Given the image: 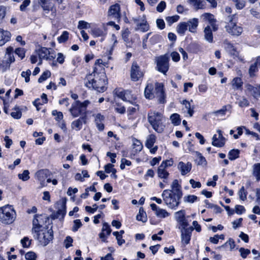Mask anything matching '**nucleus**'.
Here are the masks:
<instances>
[{
	"mask_svg": "<svg viewBox=\"0 0 260 260\" xmlns=\"http://www.w3.org/2000/svg\"><path fill=\"white\" fill-rule=\"evenodd\" d=\"M169 57L165 54L156 58V68L158 71L166 74L169 68Z\"/></svg>",
	"mask_w": 260,
	"mask_h": 260,
	"instance_id": "obj_8",
	"label": "nucleus"
},
{
	"mask_svg": "<svg viewBox=\"0 0 260 260\" xmlns=\"http://www.w3.org/2000/svg\"><path fill=\"white\" fill-rule=\"evenodd\" d=\"M217 133L218 134H215L212 138V144L217 147H222L225 144V139L221 130L218 129Z\"/></svg>",
	"mask_w": 260,
	"mask_h": 260,
	"instance_id": "obj_12",
	"label": "nucleus"
},
{
	"mask_svg": "<svg viewBox=\"0 0 260 260\" xmlns=\"http://www.w3.org/2000/svg\"><path fill=\"white\" fill-rule=\"evenodd\" d=\"M239 151L238 149H233L231 150L228 154L229 158L230 160H235L239 157Z\"/></svg>",
	"mask_w": 260,
	"mask_h": 260,
	"instance_id": "obj_43",
	"label": "nucleus"
},
{
	"mask_svg": "<svg viewBox=\"0 0 260 260\" xmlns=\"http://www.w3.org/2000/svg\"><path fill=\"white\" fill-rule=\"evenodd\" d=\"M136 218L138 220L141 221L143 222H145L147 221L146 213L142 208H140L139 214L137 215Z\"/></svg>",
	"mask_w": 260,
	"mask_h": 260,
	"instance_id": "obj_38",
	"label": "nucleus"
},
{
	"mask_svg": "<svg viewBox=\"0 0 260 260\" xmlns=\"http://www.w3.org/2000/svg\"><path fill=\"white\" fill-rule=\"evenodd\" d=\"M239 252L240 253V255L243 258H245L250 253V250L245 249L243 247H241L239 249Z\"/></svg>",
	"mask_w": 260,
	"mask_h": 260,
	"instance_id": "obj_57",
	"label": "nucleus"
},
{
	"mask_svg": "<svg viewBox=\"0 0 260 260\" xmlns=\"http://www.w3.org/2000/svg\"><path fill=\"white\" fill-rule=\"evenodd\" d=\"M69 38V32L67 31H64L62 35L58 38L59 43L65 42Z\"/></svg>",
	"mask_w": 260,
	"mask_h": 260,
	"instance_id": "obj_54",
	"label": "nucleus"
},
{
	"mask_svg": "<svg viewBox=\"0 0 260 260\" xmlns=\"http://www.w3.org/2000/svg\"><path fill=\"white\" fill-rule=\"evenodd\" d=\"M38 232H32L34 237L44 246H46L52 240L53 233L51 229L43 228L39 230Z\"/></svg>",
	"mask_w": 260,
	"mask_h": 260,
	"instance_id": "obj_6",
	"label": "nucleus"
},
{
	"mask_svg": "<svg viewBox=\"0 0 260 260\" xmlns=\"http://www.w3.org/2000/svg\"><path fill=\"white\" fill-rule=\"evenodd\" d=\"M11 34L8 31L0 28V46L4 45L10 39Z\"/></svg>",
	"mask_w": 260,
	"mask_h": 260,
	"instance_id": "obj_25",
	"label": "nucleus"
},
{
	"mask_svg": "<svg viewBox=\"0 0 260 260\" xmlns=\"http://www.w3.org/2000/svg\"><path fill=\"white\" fill-rule=\"evenodd\" d=\"M182 104L183 105H184L185 109L187 110V113L189 114V116L191 117L193 115L194 111L193 108H191L190 103L188 101L185 100L182 102Z\"/></svg>",
	"mask_w": 260,
	"mask_h": 260,
	"instance_id": "obj_42",
	"label": "nucleus"
},
{
	"mask_svg": "<svg viewBox=\"0 0 260 260\" xmlns=\"http://www.w3.org/2000/svg\"><path fill=\"white\" fill-rule=\"evenodd\" d=\"M161 197L166 205L172 209H176L180 204V200L177 194L172 193V190L165 189L163 191Z\"/></svg>",
	"mask_w": 260,
	"mask_h": 260,
	"instance_id": "obj_4",
	"label": "nucleus"
},
{
	"mask_svg": "<svg viewBox=\"0 0 260 260\" xmlns=\"http://www.w3.org/2000/svg\"><path fill=\"white\" fill-rule=\"evenodd\" d=\"M114 165L111 164H108L105 166V171L107 173H110L112 172L115 174L116 173V170L113 168Z\"/></svg>",
	"mask_w": 260,
	"mask_h": 260,
	"instance_id": "obj_58",
	"label": "nucleus"
},
{
	"mask_svg": "<svg viewBox=\"0 0 260 260\" xmlns=\"http://www.w3.org/2000/svg\"><path fill=\"white\" fill-rule=\"evenodd\" d=\"M171 188L172 189L170 190H172V193L177 194L179 198L182 197V193L181 190V186L179 184L178 180L175 179L172 182Z\"/></svg>",
	"mask_w": 260,
	"mask_h": 260,
	"instance_id": "obj_24",
	"label": "nucleus"
},
{
	"mask_svg": "<svg viewBox=\"0 0 260 260\" xmlns=\"http://www.w3.org/2000/svg\"><path fill=\"white\" fill-rule=\"evenodd\" d=\"M47 171L42 170L37 172L36 174V177L39 181L41 187L45 186L47 185V184L45 182V179L47 178Z\"/></svg>",
	"mask_w": 260,
	"mask_h": 260,
	"instance_id": "obj_22",
	"label": "nucleus"
},
{
	"mask_svg": "<svg viewBox=\"0 0 260 260\" xmlns=\"http://www.w3.org/2000/svg\"><path fill=\"white\" fill-rule=\"evenodd\" d=\"M44 219H46L42 215H36L32 221V228L31 230L32 232H38L39 230H42L43 225L44 223Z\"/></svg>",
	"mask_w": 260,
	"mask_h": 260,
	"instance_id": "obj_11",
	"label": "nucleus"
},
{
	"mask_svg": "<svg viewBox=\"0 0 260 260\" xmlns=\"http://www.w3.org/2000/svg\"><path fill=\"white\" fill-rule=\"evenodd\" d=\"M258 68H260V56L257 57L254 62L250 66L248 70L250 77H253L255 76V73L258 71Z\"/></svg>",
	"mask_w": 260,
	"mask_h": 260,
	"instance_id": "obj_21",
	"label": "nucleus"
},
{
	"mask_svg": "<svg viewBox=\"0 0 260 260\" xmlns=\"http://www.w3.org/2000/svg\"><path fill=\"white\" fill-rule=\"evenodd\" d=\"M85 84L89 88H93L99 92H103L106 89L107 79L105 72L99 74L91 73L86 76Z\"/></svg>",
	"mask_w": 260,
	"mask_h": 260,
	"instance_id": "obj_1",
	"label": "nucleus"
},
{
	"mask_svg": "<svg viewBox=\"0 0 260 260\" xmlns=\"http://www.w3.org/2000/svg\"><path fill=\"white\" fill-rule=\"evenodd\" d=\"M21 243L23 247H28L31 244V240L28 237H25L21 239Z\"/></svg>",
	"mask_w": 260,
	"mask_h": 260,
	"instance_id": "obj_61",
	"label": "nucleus"
},
{
	"mask_svg": "<svg viewBox=\"0 0 260 260\" xmlns=\"http://www.w3.org/2000/svg\"><path fill=\"white\" fill-rule=\"evenodd\" d=\"M228 246H230V250H232L235 247V243L233 239H229L228 241H227L224 244L218 247V248H224Z\"/></svg>",
	"mask_w": 260,
	"mask_h": 260,
	"instance_id": "obj_44",
	"label": "nucleus"
},
{
	"mask_svg": "<svg viewBox=\"0 0 260 260\" xmlns=\"http://www.w3.org/2000/svg\"><path fill=\"white\" fill-rule=\"evenodd\" d=\"M155 90L156 96L158 98L159 102L160 103H164L165 102V96L163 84L162 83H156L155 84Z\"/></svg>",
	"mask_w": 260,
	"mask_h": 260,
	"instance_id": "obj_18",
	"label": "nucleus"
},
{
	"mask_svg": "<svg viewBox=\"0 0 260 260\" xmlns=\"http://www.w3.org/2000/svg\"><path fill=\"white\" fill-rule=\"evenodd\" d=\"M115 110L118 113L124 114L125 112V108L124 106L119 104H116Z\"/></svg>",
	"mask_w": 260,
	"mask_h": 260,
	"instance_id": "obj_63",
	"label": "nucleus"
},
{
	"mask_svg": "<svg viewBox=\"0 0 260 260\" xmlns=\"http://www.w3.org/2000/svg\"><path fill=\"white\" fill-rule=\"evenodd\" d=\"M192 165L189 162L184 163L183 161H180L177 166V168L182 175H185L188 173L190 171Z\"/></svg>",
	"mask_w": 260,
	"mask_h": 260,
	"instance_id": "obj_19",
	"label": "nucleus"
},
{
	"mask_svg": "<svg viewBox=\"0 0 260 260\" xmlns=\"http://www.w3.org/2000/svg\"><path fill=\"white\" fill-rule=\"evenodd\" d=\"M157 176L159 178L163 179H168L169 173L167 171L166 168L162 167L160 165L157 170Z\"/></svg>",
	"mask_w": 260,
	"mask_h": 260,
	"instance_id": "obj_29",
	"label": "nucleus"
},
{
	"mask_svg": "<svg viewBox=\"0 0 260 260\" xmlns=\"http://www.w3.org/2000/svg\"><path fill=\"white\" fill-rule=\"evenodd\" d=\"M82 223L80 219H76L74 221V225L72 228V231L76 232L81 226Z\"/></svg>",
	"mask_w": 260,
	"mask_h": 260,
	"instance_id": "obj_64",
	"label": "nucleus"
},
{
	"mask_svg": "<svg viewBox=\"0 0 260 260\" xmlns=\"http://www.w3.org/2000/svg\"><path fill=\"white\" fill-rule=\"evenodd\" d=\"M238 9H242L245 6V2L241 0H232Z\"/></svg>",
	"mask_w": 260,
	"mask_h": 260,
	"instance_id": "obj_55",
	"label": "nucleus"
},
{
	"mask_svg": "<svg viewBox=\"0 0 260 260\" xmlns=\"http://www.w3.org/2000/svg\"><path fill=\"white\" fill-rule=\"evenodd\" d=\"M179 18V16L175 15L172 16L167 17L166 18V20L168 25H171L173 23L178 21Z\"/></svg>",
	"mask_w": 260,
	"mask_h": 260,
	"instance_id": "obj_46",
	"label": "nucleus"
},
{
	"mask_svg": "<svg viewBox=\"0 0 260 260\" xmlns=\"http://www.w3.org/2000/svg\"><path fill=\"white\" fill-rule=\"evenodd\" d=\"M156 141V137L153 134H151L148 136L147 139L146 140V142L145 143V146L148 148H151L153 147L154 144L155 143Z\"/></svg>",
	"mask_w": 260,
	"mask_h": 260,
	"instance_id": "obj_33",
	"label": "nucleus"
},
{
	"mask_svg": "<svg viewBox=\"0 0 260 260\" xmlns=\"http://www.w3.org/2000/svg\"><path fill=\"white\" fill-rule=\"evenodd\" d=\"M29 172L28 170H24L22 174H18V177L23 181L28 180L29 179Z\"/></svg>",
	"mask_w": 260,
	"mask_h": 260,
	"instance_id": "obj_49",
	"label": "nucleus"
},
{
	"mask_svg": "<svg viewBox=\"0 0 260 260\" xmlns=\"http://www.w3.org/2000/svg\"><path fill=\"white\" fill-rule=\"evenodd\" d=\"M16 213L12 205H6L0 207V221L6 224L12 223L16 219Z\"/></svg>",
	"mask_w": 260,
	"mask_h": 260,
	"instance_id": "obj_3",
	"label": "nucleus"
},
{
	"mask_svg": "<svg viewBox=\"0 0 260 260\" xmlns=\"http://www.w3.org/2000/svg\"><path fill=\"white\" fill-rule=\"evenodd\" d=\"M31 74V71L29 69L27 70L26 71L22 72L21 73V76L25 78V82L27 83L29 81V76Z\"/></svg>",
	"mask_w": 260,
	"mask_h": 260,
	"instance_id": "obj_62",
	"label": "nucleus"
},
{
	"mask_svg": "<svg viewBox=\"0 0 260 260\" xmlns=\"http://www.w3.org/2000/svg\"><path fill=\"white\" fill-rule=\"evenodd\" d=\"M120 8L119 4H116L113 5L111 6L109 9V16L119 21L120 19Z\"/></svg>",
	"mask_w": 260,
	"mask_h": 260,
	"instance_id": "obj_14",
	"label": "nucleus"
},
{
	"mask_svg": "<svg viewBox=\"0 0 260 260\" xmlns=\"http://www.w3.org/2000/svg\"><path fill=\"white\" fill-rule=\"evenodd\" d=\"M188 2L193 6L196 11L206 8V3L203 0H188Z\"/></svg>",
	"mask_w": 260,
	"mask_h": 260,
	"instance_id": "obj_23",
	"label": "nucleus"
},
{
	"mask_svg": "<svg viewBox=\"0 0 260 260\" xmlns=\"http://www.w3.org/2000/svg\"><path fill=\"white\" fill-rule=\"evenodd\" d=\"M143 148V145L140 141L137 139L133 140V149L135 153L140 152Z\"/></svg>",
	"mask_w": 260,
	"mask_h": 260,
	"instance_id": "obj_37",
	"label": "nucleus"
},
{
	"mask_svg": "<svg viewBox=\"0 0 260 260\" xmlns=\"http://www.w3.org/2000/svg\"><path fill=\"white\" fill-rule=\"evenodd\" d=\"M229 21L225 26L226 31L232 36H239L243 32V28L237 25V20L235 15L229 16Z\"/></svg>",
	"mask_w": 260,
	"mask_h": 260,
	"instance_id": "obj_7",
	"label": "nucleus"
},
{
	"mask_svg": "<svg viewBox=\"0 0 260 260\" xmlns=\"http://www.w3.org/2000/svg\"><path fill=\"white\" fill-rule=\"evenodd\" d=\"M111 230L109 225L105 222L103 223L101 233L99 234V237L103 242H106L107 237L110 235Z\"/></svg>",
	"mask_w": 260,
	"mask_h": 260,
	"instance_id": "obj_20",
	"label": "nucleus"
},
{
	"mask_svg": "<svg viewBox=\"0 0 260 260\" xmlns=\"http://www.w3.org/2000/svg\"><path fill=\"white\" fill-rule=\"evenodd\" d=\"M198 19L197 18H192L189 19L187 22L188 30L190 32L194 33L196 32V29L198 26Z\"/></svg>",
	"mask_w": 260,
	"mask_h": 260,
	"instance_id": "obj_28",
	"label": "nucleus"
},
{
	"mask_svg": "<svg viewBox=\"0 0 260 260\" xmlns=\"http://www.w3.org/2000/svg\"><path fill=\"white\" fill-rule=\"evenodd\" d=\"M153 89V86L152 84H147L144 91V94L146 98L151 99L153 98V94L152 93Z\"/></svg>",
	"mask_w": 260,
	"mask_h": 260,
	"instance_id": "obj_30",
	"label": "nucleus"
},
{
	"mask_svg": "<svg viewBox=\"0 0 260 260\" xmlns=\"http://www.w3.org/2000/svg\"><path fill=\"white\" fill-rule=\"evenodd\" d=\"M90 103V102L88 100H86L83 102L76 101L72 104L69 111L74 117H77L80 115L82 116L87 115V107Z\"/></svg>",
	"mask_w": 260,
	"mask_h": 260,
	"instance_id": "obj_5",
	"label": "nucleus"
},
{
	"mask_svg": "<svg viewBox=\"0 0 260 260\" xmlns=\"http://www.w3.org/2000/svg\"><path fill=\"white\" fill-rule=\"evenodd\" d=\"M144 74L140 71V67L136 62H134L131 70V78L133 81L136 82L140 80Z\"/></svg>",
	"mask_w": 260,
	"mask_h": 260,
	"instance_id": "obj_10",
	"label": "nucleus"
},
{
	"mask_svg": "<svg viewBox=\"0 0 260 260\" xmlns=\"http://www.w3.org/2000/svg\"><path fill=\"white\" fill-rule=\"evenodd\" d=\"M201 18H203V21H208L210 23L212 30L214 31L218 29V26L215 24L216 20L214 19V15L211 13H205L201 15Z\"/></svg>",
	"mask_w": 260,
	"mask_h": 260,
	"instance_id": "obj_15",
	"label": "nucleus"
},
{
	"mask_svg": "<svg viewBox=\"0 0 260 260\" xmlns=\"http://www.w3.org/2000/svg\"><path fill=\"white\" fill-rule=\"evenodd\" d=\"M117 96L124 101L128 102L132 104L137 107L138 109V105H136L135 102L136 98L132 94V92L129 90L121 91L117 92Z\"/></svg>",
	"mask_w": 260,
	"mask_h": 260,
	"instance_id": "obj_9",
	"label": "nucleus"
},
{
	"mask_svg": "<svg viewBox=\"0 0 260 260\" xmlns=\"http://www.w3.org/2000/svg\"><path fill=\"white\" fill-rule=\"evenodd\" d=\"M51 75V73L49 71H46L43 72L42 75L38 79V82L39 83H42V82L45 81L48 78H49Z\"/></svg>",
	"mask_w": 260,
	"mask_h": 260,
	"instance_id": "obj_51",
	"label": "nucleus"
},
{
	"mask_svg": "<svg viewBox=\"0 0 260 260\" xmlns=\"http://www.w3.org/2000/svg\"><path fill=\"white\" fill-rule=\"evenodd\" d=\"M228 111V106H224L220 110L213 112L212 114L217 117H223Z\"/></svg>",
	"mask_w": 260,
	"mask_h": 260,
	"instance_id": "obj_40",
	"label": "nucleus"
},
{
	"mask_svg": "<svg viewBox=\"0 0 260 260\" xmlns=\"http://www.w3.org/2000/svg\"><path fill=\"white\" fill-rule=\"evenodd\" d=\"M66 214V205L62 204L60 209H58L54 215V218L62 219Z\"/></svg>",
	"mask_w": 260,
	"mask_h": 260,
	"instance_id": "obj_36",
	"label": "nucleus"
},
{
	"mask_svg": "<svg viewBox=\"0 0 260 260\" xmlns=\"http://www.w3.org/2000/svg\"><path fill=\"white\" fill-rule=\"evenodd\" d=\"M238 105L240 107H247L249 105V101L245 98L242 97L238 101Z\"/></svg>",
	"mask_w": 260,
	"mask_h": 260,
	"instance_id": "obj_53",
	"label": "nucleus"
},
{
	"mask_svg": "<svg viewBox=\"0 0 260 260\" xmlns=\"http://www.w3.org/2000/svg\"><path fill=\"white\" fill-rule=\"evenodd\" d=\"M155 214L158 218H166L170 215V213L167 210L160 208L157 210Z\"/></svg>",
	"mask_w": 260,
	"mask_h": 260,
	"instance_id": "obj_41",
	"label": "nucleus"
},
{
	"mask_svg": "<svg viewBox=\"0 0 260 260\" xmlns=\"http://www.w3.org/2000/svg\"><path fill=\"white\" fill-rule=\"evenodd\" d=\"M170 119L172 121V122L175 125H178L180 124L181 122L180 115L177 113L173 114L171 116Z\"/></svg>",
	"mask_w": 260,
	"mask_h": 260,
	"instance_id": "obj_45",
	"label": "nucleus"
},
{
	"mask_svg": "<svg viewBox=\"0 0 260 260\" xmlns=\"http://www.w3.org/2000/svg\"><path fill=\"white\" fill-rule=\"evenodd\" d=\"M243 84V82L240 78L236 77L233 79L232 85L234 89H239Z\"/></svg>",
	"mask_w": 260,
	"mask_h": 260,
	"instance_id": "obj_39",
	"label": "nucleus"
},
{
	"mask_svg": "<svg viewBox=\"0 0 260 260\" xmlns=\"http://www.w3.org/2000/svg\"><path fill=\"white\" fill-rule=\"evenodd\" d=\"M194 228L191 227L188 229H184L181 230V241L185 245L188 244L190 240L191 232Z\"/></svg>",
	"mask_w": 260,
	"mask_h": 260,
	"instance_id": "obj_16",
	"label": "nucleus"
},
{
	"mask_svg": "<svg viewBox=\"0 0 260 260\" xmlns=\"http://www.w3.org/2000/svg\"><path fill=\"white\" fill-rule=\"evenodd\" d=\"M25 258L26 260H36L37 255L35 252L30 251L25 254Z\"/></svg>",
	"mask_w": 260,
	"mask_h": 260,
	"instance_id": "obj_59",
	"label": "nucleus"
},
{
	"mask_svg": "<svg viewBox=\"0 0 260 260\" xmlns=\"http://www.w3.org/2000/svg\"><path fill=\"white\" fill-rule=\"evenodd\" d=\"M252 175L256 178L257 182L260 180V163L253 165Z\"/></svg>",
	"mask_w": 260,
	"mask_h": 260,
	"instance_id": "obj_31",
	"label": "nucleus"
},
{
	"mask_svg": "<svg viewBox=\"0 0 260 260\" xmlns=\"http://www.w3.org/2000/svg\"><path fill=\"white\" fill-rule=\"evenodd\" d=\"M211 26L210 25L207 26L204 30V37L205 40L208 42L209 43H212L213 37L212 32V29Z\"/></svg>",
	"mask_w": 260,
	"mask_h": 260,
	"instance_id": "obj_27",
	"label": "nucleus"
},
{
	"mask_svg": "<svg viewBox=\"0 0 260 260\" xmlns=\"http://www.w3.org/2000/svg\"><path fill=\"white\" fill-rule=\"evenodd\" d=\"M87 123V115L80 117L79 118L73 121L71 123V127L77 131L80 130L82 127L83 123Z\"/></svg>",
	"mask_w": 260,
	"mask_h": 260,
	"instance_id": "obj_17",
	"label": "nucleus"
},
{
	"mask_svg": "<svg viewBox=\"0 0 260 260\" xmlns=\"http://www.w3.org/2000/svg\"><path fill=\"white\" fill-rule=\"evenodd\" d=\"M14 110L15 111L12 112L11 113L12 117L15 119H17L20 118L22 115L21 112L19 110L18 108H15Z\"/></svg>",
	"mask_w": 260,
	"mask_h": 260,
	"instance_id": "obj_60",
	"label": "nucleus"
},
{
	"mask_svg": "<svg viewBox=\"0 0 260 260\" xmlns=\"http://www.w3.org/2000/svg\"><path fill=\"white\" fill-rule=\"evenodd\" d=\"M198 200V197L194 195H188L184 197V202L193 203Z\"/></svg>",
	"mask_w": 260,
	"mask_h": 260,
	"instance_id": "obj_48",
	"label": "nucleus"
},
{
	"mask_svg": "<svg viewBox=\"0 0 260 260\" xmlns=\"http://www.w3.org/2000/svg\"><path fill=\"white\" fill-rule=\"evenodd\" d=\"M173 164H174V161H173V159L171 158L170 159H167V160L162 161L160 166H161V168L164 167L167 169L168 167L172 166Z\"/></svg>",
	"mask_w": 260,
	"mask_h": 260,
	"instance_id": "obj_56",
	"label": "nucleus"
},
{
	"mask_svg": "<svg viewBox=\"0 0 260 260\" xmlns=\"http://www.w3.org/2000/svg\"><path fill=\"white\" fill-rule=\"evenodd\" d=\"M197 158L196 162L198 165L205 166L207 165V161L205 158L202 155L201 153L196 152Z\"/></svg>",
	"mask_w": 260,
	"mask_h": 260,
	"instance_id": "obj_32",
	"label": "nucleus"
},
{
	"mask_svg": "<svg viewBox=\"0 0 260 260\" xmlns=\"http://www.w3.org/2000/svg\"><path fill=\"white\" fill-rule=\"evenodd\" d=\"M175 218L177 222L185 218V211L180 210L175 213Z\"/></svg>",
	"mask_w": 260,
	"mask_h": 260,
	"instance_id": "obj_50",
	"label": "nucleus"
},
{
	"mask_svg": "<svg viewBox=\"0 0 260 260\" xmlns=\"http://www.w3.org/2000/svg\"><path fill=\"white\" fill-rule=\"evenodd\" d=\"M188 24L186 22L180 23L177 27V31L181 35H183L187 29Z\"/></svg>",
	"mask_w": 260,
	"mask_h": 260,
	"instance_id": "obj_34",
	"label": "nucleus"
},
{
	"mask_svg": "<svg viewBox=\"0 0 260 260\" xmlns=\"http://www.w3.org/2000/svg\"><path fill=\"white\" fill-rule=\"evenodd\" d=\"M247 89L251 92V95L253 98L257 99L260 97V85L256 87H254L251 85H248Z\"/></svg>",
	"mask_w": 260,
	"mask_h": 260,
	"instance_id": "obj_26",
	"label": "nucleus"
},
{
	"mask_svg": "<svg viewBox=\"0 0 260 260\" xmlns=\"http://www.w3.org/2000/svg\"><path fill=\"white\" fill-rule=\"evenodd\" d=\"M15 53L22 59L25 57V50L22 48H17L15 49Z\"/></svg>",
	"mask_w": 260,
	"mask_h": 260,
	"instance_id": "obj_52",
	"label": "nucleus"
},
{
	"mask_svg": "<svg viewBox=\"0 0 260 260\" xmlns=\"http://www.w3.org/2000/svg\"><path fill=\"white\" fill-rule=\"evenodd\" d=\"M247 192L245 190L244 186H242L238 191L239 198L242 201H245L247 199Z\"/></svg>",
	"mask_w": 260,
	"mask_h": 260,
	"instance_id": "obj_47",
	"label": "nucleus"
},
{
	"mask_svg": "<svg viewBox=\"0 0 260 260\" xmlns=\"http://www.w3.org/2000/svg\"><path fill=\"white\" fill-rule=\"evenodd\" d=\"M91 34L94 37H105L106 32L100 28H94L91 30Z\"/></svg>",
	"mask_w": 260,
	"mask_h": 260,
	"instance_id": "obj_35",
	"label": "nucleus"
},
{
	"mask_svg": "<svg viewBox=\"0 0 260 260\" xmlns=\"http://www.w3.org/2000/svg\"><path fill=\"white\" fill-rule=\"evenodd\" d=\"M36 52L40 60L45 59L52 60L54 58L53 55H50L49 49L46 47H41L36 50Z\"/></svg>",
	"mask_w": 260,
	"mask_h": 260,
	"instance_id": "obj_13",
	"label": "nucleus"
},
{
	"mask_svg": "<svg viewBox=\"0 0 260 260\" xmlns=\"http://www.w3.org/2000/svg\"><path fill=\"white\" fill-rule=\"evenodd\" d=\"M165 118L162 113L156 111H150L148 113V121L156 132L162 133L165 125L163 124Z\"/></svg>",
	"mask_w": 260,
	"mask_h": 260,
	"instance_id": "obj_2",
	"label": "nucleus"
}]
</instances>
